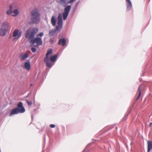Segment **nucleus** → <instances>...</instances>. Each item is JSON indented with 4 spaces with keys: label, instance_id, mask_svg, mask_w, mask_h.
I'll return each instance as SVG.
<instances>
[{
    "label": "nucleus",
    "instance_id": "21",
    "mask_svg": "<svg viewBox=\"0 0 152 152\" xmlns=\"http://www.w3.org/2000/svg\"><path fill=\"white\" fill-rule=\"evenodd\" d=\"M55 32V30H52L51 31L49 32V34L50 35L52 36L54 35Z\"/></svg>",
    "mask_w": 152,
    "mask_h": 152
},
{
    "label": "nucleus",
    "instance_id": "19",
    "mask_svg": "<svg viewBox=\"0 0 152 152\" xmlns=\"http://www.w3.org/2000/svg\"><path fill=\"white\" fill-rule=\"evenodd\" d=\"M12 6H10V7L9 10H8L7 12V14L9 15H12V14H13L12 12Z\"/></svg>",
    "mask_w": 152,
    "mask_h": 152
},
{
    "label": "nucleus",
    "instance_id": "20",
    "mask_svg": "<svg viewBox=\"0 0 152 152\" xmlns=\"http://www.w3.org/2000/svg\"><path fill=\"white\" fill-rule=\"evenodd\" d=\"M12 13L13 14H12V15L14 16H16L18 14V11L17 9L14 10Z\"/></svg>",
    "mask_w": 152,
    "mask_h": 152
},
{
    "label": "nucleus",
    "instance_id": "8",
    "mask_svg": "<svg viewBox=\"0 0 152 152\" xmlns=\"http://www.w3.org/2000/svg\"><path fill=\"white\" fill-rule=\"evenodd\" d=\"M28 57V55L27 53H21L19 55V58L22 61L24 60Z\"/></svg>",
    "mask_w": 152,
    "mask_h": 152
},
{
    "label": "nucleus",
    "instance_id": "6",
    "mask_svg": "<svg viewBox=\"0 0 152 152\" xmlns=\"http://www.w3.org/2000/svg\"><path fill=\"white\" fill-rule=\"evenodd\" d=\"M71 8V6L70 5H68L65 8L64 12L63 13V18L64 20H65L67 18Z\"/></svg>",
    "mask_w": 152,
    "mask_h": 152
},
{
    "label": "nucleus",
    "instance_id": "5",
    "mask_svg": "<svg viewBox=\"0 0 152 152\" xmlns=\"http://www.w3.org/2000/svg\"><path fill=\"white\" fill-rule=\"evenodd\" d=\"M21 31H19L18 29L15 30L12 33V37H13V41H16L21 37Z\"/></svg>",
    "mask_w": 152,
    "mask_h": 152
},
{
    "label": "nucleus",
    "instance_id": "26",
    "mask_svg": "<svg viewBox=\"0 0 152 152\" xmlns=\"http://www.w3.org/2000/svg\"><path fill=\"white\" fill-rule=\"evenodd\" d=\"M75 0H70L69 1H68L69 4H71L73 3Z\"/></svg>",
    "mask_w": 152,
    "mask_h": 152
},
{
    "label": "nucleus",
    "instance_id": "12",
    "mask_svg": "<svg viewBox=\"0 0 152 152\" xmlns=\"http://www.w3.org/2000/svg\"><path fill=\"white\" fill-rule=\"evenodd\" d=\"M152 149V141H148L147 152H150Z\"/></svg>",
    "mask_w": 152,
    "mask_h": 152
},
{
    "label": "nucleus",
    "instance_id": "17",
    "mask_svg": "<svg viewBox=\"0 0 152 152\" xmlns=\"http://www.w3.org/2000/svg\"><path fill=\"white\" fill-rule=\"evenodd\" d=\"M51 22L52 25L53 26H55L56 25V20L54 16H52L51 20Z\"/></svg>",
    "mask_w": 152,
    "mask_h": 152
},
{
    "label": "nucleus",
    "instance_id": "10",
    "mask_svg": "<svg viewBox=\"0 0 152 152\" xmlns=\"http://www.w3.org/2000/svg\"><path fill=\"white\" fill-rule=\"evenodd\" d=\"M127 2L126 9L128 11L130 10L132 7V4L130 0H126Z\"/></svg>",
    "mask_w": 152,
    "mask_h": 152
},
{
    "label": "nucleus",
    "instance_id": "9",
    "mask_svg": "<svg viewBox=\"0 0 152 152\" xmlns=\"http://www.w3.org/2000/svg\"><path fill=\"white\" fill-rule=\"evenodd\" d=\"M58 3L62 6L64 7L66 6L69 4L67 0H59Z\"/></svg>",
    "mask_w": 152,
    "mask_h": 152
},
{
    "label": "nucleus",
    "instance_id": "23",
    "mask_svg": "<svg viewBox=\"0 0 152 152\" xmlns=\"http://www.w3.org/2000/svg\"><path fill=\"white\" fill-rule=\"evenodd\" d=\"M31 51L33 53L35 52L37 50V49L34 48H31Z\"/></svg>",
    "mask_w": 152,
    "mask_h": 152
},
{
    "label": "nucleus",
    "instance_id": "28",
    "mask_svg": "<svg viewBox=\"0 0 152 152\" xmlns=\"http://www.w3.org/2000/svg\"><path fill=\"white\" fill-rule=\"evenodd\" d=\"M152 125V122H151L149 124V126L151 127Z\"/></svg>",
    "mask_w": 152,
    "mask_h": 152
},
{
    "label": "nucleus",
    "instance_id": "27",
    "mask_svg": "<svg viewBox=\"0 0 152 152\" xmlns=\"http://www.w3.org/2000/svg\"><path fill=\"white\" fill-rule=\"evenodd\" d=\"M50 42H51V44H53L54 42V40L53 39H51L50 40Z\"/></svg>",
    "mask_w": 152,
    "mask_h": 152
},
{
    "label": "nucleus",
    "instance_id": "1",
    "mask_svg": "<svg viewBox=\"0 0 152 152\" xmlns=\"http://www.w3.org/2000/svg\"><path fill=\"white\" fill-rule=\"evenodd\" d=\"M38 31V28L36 27L30 28L26 31L25 37L28 39L29 42L32 45L35 43L38 45H40L42 44V42L41 37L43 35V32L39 33L37 35V37L34 38L35 35Z\"/></svg>",
    "mask_w": 152,
    "mask_h": 152
},
{
    "label": "nucleus",
    "instance_id": "2",
    "mask_svg": "<svg viewBox=\"0 0 152 152\" xmlns=\"http://www.w3.org/2000/svg\"><path fill=\"white\" fill-rule=\"evenodd\" d=\"M30 20L32 23L37 24L39 22L40 15L37 9H34L31 12Z\"/></svg>",
    "mask_w": 152,
    "mask_h": 152
},
{
    "label": "nucleus",
    "instance_id": "18",
    "mask_svg": "<svg viewBox=\"0 0 152 152\" xmlns=\"http://www.w3.org/2000/svg\"><path fill=\"white\" fill-rule=\"evenodd\" d=\"M57 57V55H55L52 56H51L50 58V61L52 62H54L55 61Z\"/></svg>",
    "mask_w": 152,
    "mask_h": 152
},
{
    "label": "nucleus",
    "instance_id": "15",
    "mask_svg": "<svg viewBox=\"0 0 152 152\" xmlns=\"http://www.w3.org/2000/svg\"><path fill=\"white\" fill-rule=\"evenodd\" d=\"M142 86L140 85L139 86L138 88L137 93H138V96L136 99V100H137L140 98L141 95V88L142 87Z\"/></svg>",
    "mask_w": 152,
    "mask_h": 152
},
{
    "label": "nucleus",
    "instance_id": "7",
    "mask_svg": "<svg viewBox=\"0 0 152 152\" xmlns=\"http://www.w3.org/2000/svg\"><path fill=\"white\" fill-rule=\"evenodd\" d=\"M1 28L8 31L10 29V24L7 22H4L2 23L1 26Z\"/></svg>",
    "mask_w": 152,
    "mask_h": 152
},
{
    "label": "nucleus",
    "instance_id": "4",
    "mask_svg": "<svg viewBox=\"0 0 152 152\" xmlns=\"http://www.w3.org/2000/svg\"><path fill=\"white\" fill-rule=\"evenodd\" d=\"M52 50L51 49L48 50L44 58V61L46 62V65L47 67L50 68L52 66V63L49 60V55L52 54Z\"/></svg>",
    "mask_w": 152,
    "mask_h": 152
},
{
    "label": "nucleus",
    "instance_id": "13",
    "mask_svg": "<svg viewBox=\"0 0 152 152\" xmlns=\"http://www.w3.org/2000/svg\"><path fill=\"white\" fill-rule=\"evenodd\" d=\"M62 20H58V25L56 26V28L57 30H58L60 28H61L62 26Z\"/></svg>",
    "mask_w": 152,
    "mask_h": 152
},
{
    "label": "nucleus",
    "instance_id": "11",
    "mask_svg": "<svg viewBox=\"0 0 152 152\" xmlns=\"http://www.w3.org/2000/svg\"><path fill=\"white\" fill-rule=\"evenodd\" d=\"M24 67L27 70H29L31 68V65L30 61H29L28 62H25L24 65Z\"/></svg>",
    "mask_w": 152,
    "mask_h": 152
},
{
    "label": "nucleus",
    "instance_id": "16",
    "mask_svg": "<svg viewBox=\"0 0 152 152\" xmlns=\"http://www.w3.org/2000/svg\"><path fill=\"white\" fill-rule=\"evenodd\" d=\"M7 31H5V30L0 28V36H4L6 35Z\"/></svg>",
    "mask_w": 152,
    "mask_h": 152
},
{
    "label": "nucleus",
    "instance_id": "3",
    "mask_svg": "<svg viewBox=\"0 0 152 152\" xmlns=\"http://www.w3.org/2000/svg\"><path fill=\"white\" fill-rule=\"evenodd\" d=\"M18 107L15 108L10 112L9 115L10 116H11L13 115L19 113H23L25 112V110L23 107L22 102H19L17 105Z\"/></svg>",
    "mask_w": 152,
    "mask_h": 152
},
{
    "label": "nucleus",
    "instance_id": "24",
    "mask_svg": "<svg viewBox=\"0 0 152 152\" xmlns=\"http://www.w3.org/2000/svg\"><path fill=\"white\" fill-rule=\"evenodd\" d=\"M26 102L28 105L29 106L31 105L32 104V102H29L27 100L26 101Z\"/></svg>",
    "mask_w": 152,
    "mask_h": 152
},
{
    "label": "nucleus",
    "instance_id": "22",
    "mask_svg": "<svg viewBox=\"0 0 152 152\" xmlns=\"http://www.w3.org/2000/svg\"><path fill=\"white\" fill-rule=\"evenodd\" d=\"M58 20H62V15L61 14H59L58 17Z\"/></svg>",
    "mask_w": 152,
    "mask_h": 152
},
{
    "label": "nucleus",
    "instance_id": "14",
    "mask_svg": "<svg viewBox=\"0 0 152 152\" xmlns=\"http://www.w3.org/2000/svg\"><path fill=\"white\" fill-rule=\"evenodd\" d=\"M58 44L59 45L61 44L62 46H65L66 44V41L65 39L63 38L60 39Z\"/></svg>",
    "mask_w": 152,
    "mask_h": 152
},
{
    "label": "nucleus",
    "instance_id": "25",
    "mask_svg": "<svg viewBox=\"0 0 152 152\" xmlns=\"http://www.w3.org/2000/svg\"><path fill=\"white\" fill-rule=\"evenodd\" d=\"M50 127L51 128H54L55 126V125L53 124H50Z\"/></svg>",
    "mask_w": 152,
    "mask_h": 152
}]
</instances>
